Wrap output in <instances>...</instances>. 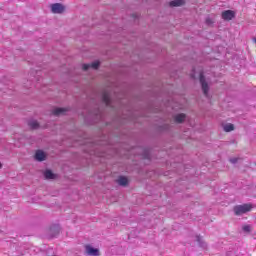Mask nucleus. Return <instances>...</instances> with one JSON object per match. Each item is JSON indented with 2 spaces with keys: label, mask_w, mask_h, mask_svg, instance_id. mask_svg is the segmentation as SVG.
Returning a JSON list of instances; mask_svg holds the SVG:
<instances>
[{
  "label": "nucleus",
  "mask_w": 256,
  "mask_h": 256,
  "mask_svg": "<svg viewBox=\"0 0 256 256\" xmlns=\"http://www.w3.org/2000/svg\"><path fill=\"white\" fill-rule=\"evenodd\" d=\"M253 209V205L251 204H242L234 207L235 215H245V213H249Z\"/></svg>",
  "instance_id": "1"
},
{
  "label": "nucleus",
  "mask_w": 256,
  "mask_h": 256,
  "mask_svg": "<svg viewBox=\"0 0 256 256\" xmlns=\"http://www.w3.org/2000/svg\"><path fill=\"white\" fill-rule=\"evenodd\" d=\"M199 80H200V84H201L204 96L207 97V99H209V84H207V81L205 80V75H203V72H200Z\"/></svg>",
  "instance_id": "2"
},
{
  "label": "nucleus",
  "mask_w": 256,
  "mask_h": 256,
  "mask_svg": "<svg viewBox=\"0 0 256 256\" xmlns=\"http://www.w3.org/2000/svg\"><path fill=\"white\" fill-rule=\"evenodd\" d=\"M52 13H63L65 11V6L61 3H55L51 5Z\"/></svg>",
  "instance_id": "3"
},
{
  "label": "nucleus",
  "mask_w": 256,
  "mask_h": 256,
  "mask_svg": "<svg viewBox=\"0 0 256 256\" xmlns=\"http://www.w3.org/2000/svg\"><path fill=\"white\" fill-rule=\"evenodd\" d=\"M235 17V12L233 10H225L222 12V19L224 21H231V19H234Z\"/></svg>",
  "instance_id": "4"
},
{
  "label": "nucleus",
  "mask_w": 256,
  "mask_h": 256,
  "mask_svg": "<svg viewBox=\"0 0 256 256\" xmlns=\"http://www.w3.org/2000/svg\"><path fill=\"white\" fill-rule=\"evenodd\" d=\"M101 63L99 61H94L91 64H83L82 69L84 71H89V69H99Z\"/></svg>",
  "instance_id": "5"
},
{
  "label": "nucleus",
  "mask_w": 256,
  "mask_h": 256,
  "mask_svg": "<svg viewBox=\"0 0 256 256\" xmlns=\"http://www.w3.org/2000/svg\"><path fill=\"white\" fill-rule=\"evenodd\" d=\"M85 249H86L87 255H89V256H99V249L93 248L90 245H86Z\"/></svg>",
  "instance_id": "6"
},
{
  "label": "nucleus",
  "mask_w": 256,
  "mask_h": 256,
  "mask_svg": "<svg viewBox=\"0 0 256 256\" xmlns=\"http://www.w3.org/2000/svg\"><path fill=\"white\" fill-rule=\"evenodd\" d=\"M52 113L56 117H59V115H65L67 113V109L66 108H54Z\"/></svg>",
  "instance_id": "7"
},
{
  "label": "nucleus",
  "mask_w": 256,
  "mask_h": 256,
  "mask_svg": "<svg viewBox=\"0 0 256 256\" xmlns=\"http://www.w3.org/2000/svg\"><path fill=\"white\" fill-rule=\"evenodd\" d=\"M36 161H45V152L38 150L35 154Z\"/></svg>",
  "instance_id": "8"
},
{
  "label": "nucleus",
  "mask_w": 256,
  "mask_h": 256,
  "mask_svg": "<svg viewBox=\"0 0 256 256\" xmlns=\"http://www.w3.org/2000/svg\"><path fill=\"white\" fill-rule=\"evenodd\" d=\"M185 4V0H172L170 2V7H182Z\"/></svg>",
  "instance_id": "9"
},
{
  "label": "nucleus",
  "mask_w": 256,
  "mask_h": 256,
  "mask_svg": "<svg viewBox=\"0 0 256 256\" xmlns=\"http://www.w3.org/2000/svg\"><path fill=\"white\" fill-rule=\"evenodd\" d=\"M129 183V180L125 176H121L118 178V185H121L122 187H126V185Z\"/></svg>",
  "instance_id": "10"
},
{
  "label": "nucleus",
  "mask_w": 256,
  "mask_h": 256,
  "mask_svg": "<svg viewBox=\"0 0 256 256\" xmlns=\"http://www.w3.org/2000/svg\"><path fill=\"white\" fill-rule=\"evenodd\" d=\"M196 241L199 244V247H202V249H207V243L203 241V238L201 236H196Z\"/></svg>",
  "instance_id": "11"
},
{
  "label": "nucleus",
  "mask_w": 256,
  "mask_h": 256,
  "mask_svg": "<svg viewBox=\"0 0 256 256\" xmlns=\"http://www.w3.org/2000/svg\"><path fill=\"white\" fill-rule=\"evenodd\" d=\"M185 119H187V115H185L184 113L175 116L176 123H183Z\"/></svg>",
  "instance_id": "12"
},
{
  "label": "nucleus",
  "mask_w": 256,
  "mask_h": 256,
  "mask_svg": "<svg viewBox=\"0 0 256 256\" xmlns=\"http://www.w3.org/2000/svg\"><path fill=\"white\" fill-rule=\"evenodd\" d=\"M28 125L31 129H39V122L37 120H29Z\"/></svg>",
  "instance_id": "13"
},
{
  "label": "nucleus",
  "mask_w": 256,
  "mask_h": 256,
  "mask_svg": "<svg viewBox=\"0 0 256 256\" xmlns=\"http://www.w3.org/2000/svg\"><path fill=\"white\" fill-rule=\"evenodd\" d=\"M46 179H55V174L51 170H46L44 173Z\"/></svg>",
  "instance_id": "14"
},
{
  "label": "nucleus",
  "mask_w": 256,
  "mask_h": 256,
  "mask_svg": "<svg viewBox=\"0 0 256 256\" xmlns=\"http://www.w3.org/2000/svg\"><path fill=\"white\" fill-rule=\"evenodd\" d=\"M103 101L107 105V107H110V105H111V98H109V95L104 94L103 95Z\"/></svg>",
  "instance_id": "15"
},
{
  "label": "nucleus",
  "mask_w": 256,
  "mask_h": 256,
  "mask_svg": "<svg viewBox=\"0 0 256 256\" xmlns=\"http://www.w3.org/2000/svg\"><path fill=\"white\" fill-rule=\"evenodd\" d=\"M235 129V126L233 124H226L224 126V131H226V133H230V131H233Z\"/></svg>",
  "instance_id": "16"
},
{
  "label": "nucleus",
  "mask_w": 256,
  "mask_h": 256,
  "mask_svg": "<svg viewBox=\"0 0 256 256\" xmlns=\"http://www.w3.org/2000/svg\"><path fill=\"white\" fill-rule=\"evenodd\" d=\"M242 231H244V233H251V225H244Z\"/></svg>",
  "instance_id": "17"
},
{
  "label": "nucleus",
  "mask_w": 256,
  "mask_h": 256,
  "mask_svg": "<svg viewBox=\"0 0 256 256\" xmlns=\"http://www.w3.org/2000/svg\"><path fill=\"white\" fill-rule=\"evenodd\" d=\"M213 23H214L213 18L211 17L206 18V25H213Z\"/></svg>",
  "instance_id": "18"
},
{
  "label": "nucleus",
  "mask_w": 256,
  "mask_h": 256,
  "mask_svg": "<svg viewBox=\"0 0 256 256\" xmlns=\"http://www.w3.org/2000/svg\"><path fill=\"white\" fill-rule=\"evenodd\" d=\"M230 162H232L233 164L237 163V158H231Z\"/></svg>",
  "instance_id": "19"
},
{
  "label": "nucleus",
  "mask_w": 256,
  "mask_h": 256,
  "mask_svg": "<svg viewBox=\"0 0 256 256\" xmlns=\"http://www.w3.org/2000/svg\"><path fill=\"white\" fill-rule=\"evenodd\" d=\"M191 78H192V79H195V72H193V73L191 74Z\"/></svg>",
  "instance_id": "20"
},
{
  "label": "nucleus",
  "mask_w": 256,
  "mask_h": 256,
  "mask_svg": "<svg viewBox=\"0 0 256 256\" xmlns=\"http://www.w3.org/2000/svg\"><path fill=\"white\" fill-rule=\"evenodd\" d=\"M1 167H3V164L0 163V169H1Z\"/></svg>",
  "instance_id": "21"
}]
</instances>
